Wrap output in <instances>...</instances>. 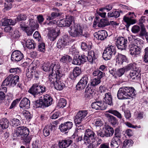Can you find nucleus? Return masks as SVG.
<instances>
[{
    "instance_id": "nucleus-48",
    "label": "nucleus",
    "mask_w": 148,
    "mask_h": 148,
    "mask_svg": "<svg viewBox=\"0 0 148 148\" xmlns=\"http://www.w3.org/2000/svg\"><path fill=\"white\" fill-rule=\"evenodd\" d=\"M23 116L27 120H29L32 117L31 114L29 111L25 110L22 113Z\"/></svg>"
},
{
    "instance_id": "nucleus-25",
    "label": "nucleus",
    "mask_w": 148,
    "mask_h": 148,
    "mask_svg": "<svg viewBox=\"0 0 148 148\" xmlns=\"http://www.w3.org/2000/svg\"><path fill=\"white\" fill-rule=\"evenodd\" d=\"M81 72V69L78 67H75L72 72H71L69 75V77L71 79L74 80L76 78L79 76Z\"/></svg>"
},
{
    "instance_id": "nucleus-7",
    "label": "nucleus",
    "mask_w": 148,
    "mask_h": 148,
    "mask_svg": "<svg viewBox=\"0 0 148 148\" xmlns=\"http://www.w3.org/2000/svg\"><path fill=\"white\" fill-rule=\"evenodd\" d=\"M29 130L27 127L24 126H19L16 128L14 133H13V136L14 139L23 136H26L29 135Z\"/></svg>"
},
{
    "instance_id": "nucleus-56",
    "label": "nucleus",
    "mask_w": 148,
    "mask_h": 148,
    "mask_svg": "<svg viewBox=\"0 0 148 148\" xmlns=\"http://www.w3.org/2000/svg\"><path fill=\"white\" fill-rule=\"evenodd\" d=\"M78 56L82 64H83L86 62L87 60L88 61V56L87 57L84 54H82L81 56Z\"/></svg>"
},
{
    "instance_id": "nucleus-40",
    "label": "nucleus",
    "mask_w": 148,
    "mask_h": 148,
    "mask_svg": "<svg viewBox=\"0 0 148 148\" xmlns=\"http://www.w3.org/2000/svg\"><path fill=\"white\" fill-rule=\"evenodd\" d=\"M108 112L113 114L116 116L119 119L122 120L123 122L124 121L123 119L122 118V116L121 114L117 111L112 109H111L108 111Z\"/></svg>"
},
{
    "instance_id": "nucleus-58",
    "label": "nucleus",
    "mask_w": 148,
    "mask_h": 148,
    "mask_svg": "<svg viewBox=\"0 0 148 148\" xmlns=\"http://www.w3.org/2000/svg\"><path fill=\"white\" fill-rule=\"evenodd\" d=\"M140 30V27L137 25H134L132 27L131 31L132 33L134 34L138 33Z\"/></svg>"
},
{
    "instance_id": "nucleus-51",
    "label": "nucleus",
    "mask_w": 148,
    "mask_h": 148,
    "mask_svg": "<svg viewBox=\"0 0 148 148\" xmlns=\"http://www.w3.org/2000/svg\"><path fill=\"white\" fill-rule=\"evenodd\" d=\"M9 71L10 73L14 74H18L21 73V71L20 68H11L10 69Z\"/></svg>"
},
{
    "instance_id": "nucleus-37",
    "label": "nucleus",
    "mask_w": 148,
    "mask_h": 148,
    "mask_svg": "<svg viewBox=\"0 0 148 148\" xmlns=\"http://www.w3.org/2000/svg\"><path fill=\"white\" fill-rule=\"evenodd\" d=\"M67 40L64 38L62 37L58 40L57 46L58 48L64 47L67 44Z\"/></svg>"
},
{
    "instance_id": "nucleus-29",
    "label": "nucleus",
    "mask_w": 148,
    "mask_h": 148,
    "mask_svg": "<svg viewBox=\"0 0 148 148\" xmlns=\"http://www.w3.org/2000/svg\"><path fill=\"white\" fill-rule=\"evenodd\" d=\"M105 129L104 130L106 137H109L112 136L114 132L113 128L108 125H105Z\"/></svg>"
},
{
    "instance_id": "nucleus-27",
    "label": "nucleus",
    "mask_w": 148,
    "mask_h": 148,
    "mask_svg": "<svg viewBox=\"0 0 148 148\" xmlns=\"http://www.w3.org/2000/svg\"><path fill=\"white\" fill-rule=\"evenodd\" d=\"M105 97L104 98L103 102L104 103L108 104V105H113V103L112 101V96L110 93H106L105 94Z\"/></svg>"
},
{
    "instance_id": "nucleus-3",
    "label": "nucleus",
    "mask_w": 148,
    "mask_h": 148,
    "mask_svg": "<svg viewBox=\"0 0 148 148\" xmlns=\"http://www.w3.org/2000/svg\"><path fill=\"white\" fill-rule=\"evenodd\" d=\"M52 68L54 69V72L53 73L49 74V78L51 83L54 85L62 76L63 74L62 68L57 63L52 64L51 66V68Z\"/></svg>"
},
{
    "instance_id": "nucleus-22",
    "label": "nucleus",
    "mask_w": 148,
    "mask_h": 148,
    "mask_svg": "<svg viewBox=\"0 0 148 148\" xmlns=\"http://www.w3.org/2000/svg\"><path fill=\"white\" fill-rule=\"evenodd\" d=\"M108 36V34L105 30L99 31L94 34V36L98 40H103Z\"/></svg>"
},
{
    "instance_id": "nucleus-47",
    "label": "nucleus",
    "mask_w": 148,
    "mask_h": 148,
    "mask_svg": "<svg viewBox=\"0 0 148 148\" xmlns=\"http://www.w3.org/2000/svg\"><path fill=\"white\" fill-rule=\"evenodd\" d=\"M133 143V141L131 140H125L123 142L122 148H128L131 146Z\"/></svg>"
},
{
    "instance_id": "nucleus-49",
    "label": "nucleus",
    "mask_w": 148,
    "mask_h": 148,
    "mask_svg": "<svg viewBox=\"0 0 148 148\" xmlns=\"http://www.w3.org/2000/svg\"><path fill=\"white\" fill-rule=\"evenodd\" d=\"M92 46L90 45H87L84 42H82L81 44V48L82 49L86 51L90 50L92 48Z\"/></svg>"
},
{
    "instance_id": "nucleus-34",
    "label": "nucleus",
    "mask_w": 148,
    "mask_h": 148,
    "mask_svg": "<svg viewBox=\"0 0 148 148\" xmlns=\"http://www.w3.org/2000/svg\"><path fill=\"white\" fill-rule=\"evenodd\" d=\"M102 143L101 139H99L98 140L95 141L92 140V143L88 145L86 148H97L99 145L101 144Z\"/></svg>"
},
{
    "instance_id": "nucleus-17",
    "label": "nucleus",
    "mask_w": 148,
    "mask_h": 148,
    "mask_svg": "<svg viewBox=\"0 0 148 148\" xmlns=\"http://www.w3.org/2000/svg\"><path fill=\"white\" fill-rule=\"evenodd\" d=\"M73 126V123L70 121H67L59 125V129L62 132L67 133L71 129Z\"/></svg>"
},
{
    "instance_id": "nucleus-32",
    "label": "nucleus",
    "mask_w": 148,
    "mask_h": 148,
    "mask_svg": "<svg viewBox=\"0 0 148 148\" xmlns=\"http://www.w3.org/2000/svg\"><path fill=\"white\" fill-rule=\"evenodd\" d=\"M10 79L11 86L14 87L15 86L18 82H19V78L18 75L14 76L12 74L9 75Z\"/></svg>"
},
{
    "instance_id": "nucleus-54",
    "label": "nucleus",
    "mask_w": 148,
    "mask_h": 148,
    "mask_svg": "<svg viewBox=\"0 0 148 148\" xmlns=\"http://www.w3.org/2000/svg\"><path fill=\"white\" fill-rule=\"evenodd\" d=\"M72 63L74 64L78 65H80L82 64L78 56V57L76 56L74 57Z\"/></svg>"
},
{
    "instance_id": "nucleus-39",
    "label": "nucleus",
    "mask_w": 148,
    "mask_h": 148,
    "mask_svg": "<svg viewBox=\"0 0 148 148\" xmlns=\"http://www.w3.org/2000/svg\"><path fill=\"white\" fill-rule=\"evenodd\" d=\"M107 116L109 122L112 126H115L118 124V121L116 118L110 114L108 115Z\"/></svg>"
},
{
    "instance_id": "nucleus-43",
    "label": "nucleus",
    "mask_w": 148,
    "mask_h": 148,
    "mask_svg": "<svg viewBox=\"0 0 148 148\" xmlns=\"http://www.w3.org/2000/svg\"><path fill=\"white\" fill-rule=\"evenodd\" d=\"M88 61L91 63H92L93 60L97 58V57L95 56V53L92 51H91L88 52Z\"/></svg>"
},
{
    "instance_id": "nucleus-19",
    "label": "nucleus",
    "mask_w": 148,
    "mask_h": 148,
    "mask_svg": "<svg viewBox=\"0 0 148 148\" xmlns=\"http://www.w3.org/2000/svg\"><path fill=\"white\" fill-rule=\"evenodd\" d=\"M91 107L96 110H103L107 108V105L102 101H96L92 103Z\"/></svg>"
},
{
    "instance_id": "nucleus-23",
    "label": "nucleus",
    "mask_w": 148,
    "mask_h": 148,
    "mask_svg": "<svg viewBox=\"0 0 148 148\" xmlns=\"http://www.w3.org/2000/svg\"><path fill=\"white\" fill-rule=\"evenodd\" d=\"M143 45H139V46H135L134 48L130 50V52L133 57H136L137 56L141 53V50L143 47Z\"/></svg>"
},
{
    "instance_id": "nucleus-53",
    "label": "nucleus",
    "mask_w": 148,
    "mask_h": 148,
    "mask_svg": "<svg viewBox=\"0 0 148 148\" xmlns=\"http://www.w3.org/2000/svg\"><path fill=\"white\" fill-rule=\"evenodd\" d=\"M137 72L135 71V70L133 71L130 72L129 76L132 80L135 79L138 75V74Z\"/></svg>"
},
{
    "instance_id": "nucleus-45",
    "label": "nucleus",
    "mask_w": 148,
    "mask_h": 148,
    "mask_svg": "<svg viewBox=\"0 0 148 148\" xmlns=\"http://www.w3.org/2000/svg\"><path fill=\"white\" fill-rule=\"evenodd\" d=\"M64 20V23L66 26L69 27L74 20V17L73 16H70Z\"/></svg>"
},
{
    "instance_id": "nucleus-41",
    "label": "nucleus",
    "mask_w": 148,
    "mask_h": 148,
    "mask_svg": "<svg viewBox=\"0 0 148 148\" xmlns=\"http://www.w3.org/2000/svg\"><path fill=\"white\" fill-rule=\"evenodd\" d=\"M93 75L95 76H97V78L100 79L105 75V73L99 70H95L93 73Z\"/></svg>"
},
{
    "instance_id": "nucleus-1",
    "label": "nucleus",
    "mask_w": 148,
    "mask_h": 148,
    "mask_svg": "<svg viewBox=\"0 0 148 148\" xmlns=\"http://www.w3.org/2000/svg\"><path fill=\"white\" fill-rule=\"evenodd\" d=\"M136 91L132 87H123L119 88L117 96L119 99H130L136 95Z\"/></svg>"
},
{
    "instance_id": "nucleus-6",
    "label": "nucleus",
    "mask_w": 148,
    "mask_h": 148,
    "mask_svg": "<svg viewBox=\"0 0 148 148\" xmlns=\"http://www.w3.org/2000/svg\"><path fill=\"white\" fill-rule=\"evenodd\" d=\"M46 91L47 88L45 86L34 84L29 90L28 92L33 95L34 97H36L42 95Z\"/></svg>"
},
{
    "instance_id": "nucleus-16",
    "label": "nucleus",
    "mask_w": 148,
    "mask_h": 148,
    "mask_svg": "<svg viewBox=\"0 0 148 148\" xmlns=\"http://www.w3.org/2000/svg\"><path fill=\"white\" fill-rule=\"evenodd\" d=\"M23 58V55L21 51L18 50H15L12 52L11 59L13 62H18L22 60Z\"/></svg>"
},
{
    "instance_id": "nucleus-24",
    "label": "nucleus",
    "mask_w": 148,
    "mask_h": 148,
    "mask_svg": "<svg viewBox=\"0 0 148 148\" xmlns=\"http://www.w3.org/2000/svg\"><path fill=\"white\" fill-rule=\"evenodd\" d=\"M30 101L26 98L22 99L19 104V106L23 110L27 109L29 108Z\"/></svg>"
},
{
    "instance_id": "nucleus-33",
    "label": "nucleus",
    "mask_w": 148,
    "mask_h": 148,
    "mask_svg": "<svg viewBox=\"0 0 148 148\" xmlns=\"http://www.w3.org/2000/svg\"><path fill=\"white\" fill-rule=\"evenodd\" d=\"M9 125V121L8 119L3 118L0 120V127L2 129L8 128Z\"/></svg>"
},
{
    "instance_id": "nucleus-62",
    "label": "nucleus",
    "mask_w": 148,
    "mask_h": 148,
    "mask_svg": "<svg viewBox=\"0 0 148 148\" xmlns=\"http://www.w3.org/2000/svg\"><path fill=\"white\" fill-rule=\"evenodd\" d=\"M97 135L98 136H99L102 138H103L105 137H106L104 130H103L101 129H100L97 131Z\"/></svg>"
},
{
    "instance_id": "nucleus-38",
    "label": "nucleus",
    "mask_w": 148,
    "mask_h": 148,
    "mask_svg": "<svg viewBox=\"0 0 148 148\" xmlns=\"http://www.w3.org/2000/svg\"><path fill=\"white\" fill-rule=\"evenodd\" d=\"M16 20L14 21L12 19L5 18L2 22V26H6L8 25H14L16 23Z\"/></svg>"
},
{
    "instance_id": "nucleus-26",
    "label": "nucleus",
    "mask_w": 148,
    "mask_h": 148,
    "mask_svg": "<svg viewBox=\"0 0 148 148\" xmlns=\"http://www.w3.org/2000/svg\"><path fill=\"white\" fill-rule=\"evenodd\" d=\"M47 29L48 30L49 32L48 36L49 39L51 41H54L58 36V34L56 32L55 30L51 28L48 27Z\"/></svg>"
},
{
    "instance_id": "nucleus-18",
    "label": "nucleus",
    "mask_w": 148,
    "mask_h": 148,
    "mask_svg": "<svg viewBox=\"0 0 148 148\" xmlns=\"http://www.w3.org/2000/svg\"><path fill=\"white\" fill-rule=\"evenodd\" d=\"M58 64L60 66V64L58 62L57 60H55L53 61L49 66V62H47L46 63H44L43 65L42 66V69L43 70L45 71H49V74H52L54 72V69H53L51 68V66L52 64Z\"/></svg>"
},
{
    "instance_id": "nucleus-21",
    "label": "nucleus",
    "mask_w": 148,
    "mask_h": 148,
    "mask_svg": "<svg viewBox=\"0 0 148 148\" xmlns=\"http://www.w3.org/2000/svg\"><path fill=\"white\" fill-rule=\"evenodd\" d=\"M56 127L51 124L46 126L43 130V134L45 137L48 136L53 131L55 130Z\"/></svg>"
},
{
    "instance_id": "nucleus-14",
    "label": "nucleus",
    "mask_w": 148,
    "mask_h": 148,
    "mask_svg": "<svg viewBox=\"0 0 148 148\" xmlns=\"http://www.w3.org/2000/svg\"><path fill=\"white\" fill-rule=\"evenodd\" d=\"M88 79L86 75H84L76 85V88L77 90L82 89L86 86Z\"/></svg>"
},
{
    "instance_id": "nucleus-28",
    "label": "nucleus",
    "mask_w": 148,
    "mask_h": 148,
    "mask_svg": "<svg viewBox=\"0 0 148 148\" xmlns=\"http://www.w3.org/2000/svg\"><path fill=\"white\" fill-rule=\"evenodd\" d=\"M52 10L56 11L52 12L51 14V16H47V20L50 21L53 20L60 15L59 10L58 9L56 8H53Z\"/></svg>"
},
{
    "instance_id": "nucleus-8",
    "label": "nucleus",
    "mask_w": 148,
    "mask_h": 148,
    "mask_svg": "<svg viewBox=\"0 0 148 148\" xmlns=\"http://www.w3.org/2000/svg\"><path fill=\"white\" fill-rule=\"evenodd\" d=\"M88 113L87 110H80L77 113L75 117L74 121L78 129H81L83 126L81 125L82 121L84 119Z\"/></svg>"
},
{
    "instance_id": "nucleus-55",
    "label": "nucleus",
    "mask_w": 148,
    "mask_h": 148,
    "mask_svg": "<svg viewBox=\"0 0 148 148\" xmlns=\"http://www.w3.org/2000/svg\"><path fill=\"white\" fill-rule=\"evenodd\" d=\"M10 77L9 75L7 77L4 81L2 83V85L3 86H11L10 80H11L10 79Z\"/></svg>"
},
{
    "instance_id": "nucleus-57",
    "label": "nucleus",
    "mask_w": 148,
    "mask_h": 148,
    "mask_svg": "<svg viewBox=\"0 0 148 148\" xmlns=\"http://www.w3.org/2000/svg\"><path fill=\"white\" fill-rule=\"evenodd\" d=\"M100 82V79L95 78L92 80L91 84L92 86H94L98 85Z\"/></svg>"
},
{
    "instance_id": "nucleus-42",
    "label": "nucleus",
    "mask_w": 148,
    "mask_h": 148,
    "mask_svg": "<svg viewBox=\"0 0 148 148\" xmlns=\"http://www.w3.org/2000/svg\"><path fill=\"white\" fill-rule=\"evenodd\" d=\"M109 25V22L107 19H101L100 21L98 22L97 25L99 27H102Z\"/></svg>"
},
{
    "instance_id": "nucleus-2",
    "label": "nucleus",
    "mask_w": 148,
    "mask_h": 148,
    "mask_svg": "<svg viewBox=\"0 0 148 148\" xmlns=\"http://www.w3.org/2000/svg\"><path fill=\"white\" fill-rule=\"evenodd\" d=\"M83 29V28L80 25L75 24L70 28L69 33L71 36L73 38L82 37L87 38L88 36V33L84 32Z\"/></svg>"
},
{
    "instance_id": "nucleus-15",
    "label": "nucleus",
    "mask_w": 148,
    "mask_h": 148,
    "mask_svg": "<svg viewBox=\"0 0 148 148\" xmlns=\"http://www.w3.org/2000/svg\"><path fill=\"white\" fill-rule=\"evenodd\" d=\"M36 67L30 66L27 71L26 76L29 78H32L33 77V73H34V77L38 78L39 77V74L38 72L36 70Z\"/></svg>"
},
{
    "instance_id": "nucleus-4",
    "label": "nucleus",
    "mask_w": 148,
    "mask_h": 148,
    "mask_svg": "<svg viewBox=\"0 0 148 148\" xmlns=\"http://www.w3.org/2000/svg\"><path fill=\"white\" fill-rule=\"evenodd\" d=\"M52 102V98L49 95L47 94L41 96L38 100L35 101L34 107L36 108H44L50 106Z\"/></svg>"
},
{
    "instance_id": "nucleus-12",
    "label": "nucleus",
    "mask_w": 148,
    "mask_h": 148,
    "mask_svg": "<svg viewBox=\"0 0 148 148\" xmlns=\"http://www.w3.org/2000/svg\"><path fill=\"white\" fill-rule=\"evenodd\" d=\"M135 36H132V39L130 40L131 37H129V40L130 42V44L129 45V49L130 50L134 48L135 46H139L140 45H143V41L139 39H135L134 38Z\"/></svg>"
},
{
    "instance_id": "nucleus-64",
    "label": "nucleus",
    "mask_w": 148,
    "mask_h": 148,
    "mask_svg": "<svg viewBox=\"0 0 148 148\" xmlns=\"http://www.w3.org/2000/svg\"><path fill=\"white\" fill-rule=\"evenodd\" d=\"M27 18V16L23 14H21L18 15L16 18V20L17 21H21L25 20Z\"/></svg>"
},
{
    "instance_id": "nucleus-36",
    "label": "nucleus",
    "mask_w": 148,
    "mask_h": 148,
    "mask_svg": "<svg viewBox=\"0 0 148 148\" xmlns=\"http://www.w3.org/2000/svg\"><path fill=\"white\" fill-rule=\"evenodd\" d=\"M54 85L55 88L59 90H62L65 86V84L61 81L60 79L58 80Z\"/></svg>"
},
{
    "instance_id": "nucleus-11",
    "label": "nucleus",
    "mask_w": 148,
    "mask_h": 148,
    "mask_svg": "<svg viewBox=\"0 0 148 148\" xmlns=\"http://www.w3.org/2000/svg\"><path fill=\"white\" fill-rule=\"evenodd\" d=\"M118 49L121 51L125 50L127 47L128 41L126 38L122 37H119L116 41Z\"/></svg>"
},
{
    "instance_id": "nucleus-52",
    "label": "nucleus",
    "mask_w": 148,
    "mask_h": 148,
    "mask_svg": "<svg viewBox=\"0 0 148 148\" xmlns=\"http://www.w3.org/2000/svg\"><path fill=\"white\" fill-rule=\"evenodd\" d=\"M95 125L96 127H101L103 124V123L101 119L97 118L94 120Z\"/></svg>"
},
{
    "instance_id": "nucleus-63",
    "label": "nucleus",
    "mask_w": 148,
    "mask_h": 148,
    "mask_svg": "<svg viewBox=\"0 0 148 148\" xmlns=\"http://www.w3.org/2000/svg\"><path fill=\"white\" fill-rule=\"evenodd\" d=\"M140 36H145V38L147 35H148V32L146 31V29L144 27H142L140 33Z\"/></svg>"
},
{
    "instance_id": "nucleus-59",
    "label": "nucleus",
    "mask_w": 148,
    "mask_h": 148,
    "mask_svg": "<svg viewBox=\"0 0 148 148\" xmlns=\"http://www.w3.org/2000/svg\"><path fill=\"white\" fill-rule=\"evenodd\" d=\"M12 124L14 126H17L21 124V122L20 120L14 118L11 121Z\"/></svg>"
},
{
    "instance_id": "nucleus-5",
    "label": "nucleus",
    "mask_w": 148,
    "mask_h": 148,
    "mask_svg": "<svg viewBox=\"0 0 148 148\" xmlns=\"http://www.w3.org/2000/svg\"><path fill=\"white\" fill-rule=\"evenodd\" d=\"M95 134L92 130L88 129L86 130L84 133V135L83 139L82 136H78L76 138L75 141L78 143L83 140L85 144H89L91 140H95Z\"/></svg>"
},
{
    "instance_id": "nucleus-44",
    "label": "nucleus",
    "mask_w": 148,
    "mask_h": 148,
    "mask_svg": "<svg viewBox=\"0 0 148 148\" xmlns=\"http://www.w3.org/2000/svg\"><path fill=\"white\" fill-rule=\"evenodd\" d=\"M72 58L69 55H66L63 56L60 59V61L63 63H67L71 62Z\"/></svg>"
},
{
    "instance_id": "nucleus-50",
    "label": "nucleus",
    "mask_w": 148,
    "mask_h": 148,
    "mask_svg": "<svg viewBox=\"0 0 148 148\" xmlns=\"http://www.w3.org/2000/svg\"><path fill=\"white\" fill-rule=\"evenodd\" d=\"M66 104V100L63 98L60 99L58 104V106L59 108H63L64 107Z\"/></svg>"
},
{
    "instance_id": "nucleus-10",
    "label": "nucleus",
    "mask_w": 148,
    "mask_h": 148,
    "mask_svg": "<svg viewBox=\"0 0 148 148\" xmlns=\"http://www.w3.org/2000/svg\"><path fill=\"white\" fill-rule=\"evenodd\" d=\"M134 16L135 17L136 16L134 14V12H129L123 17V20L126 23L125 26L127 28H128L131 25L136 23L137 20L134 19Z\"/></svg>"
},
{
    "instance_id": "nucleus-61",
    "label": "nucleus",
    "mask_w": 148,
    "mask_h": 148,
    "mask_svg": "<svg viewBox=\"0 0 148 148\" xmlns=\"http://www.w3.org/2000/svg\"><path fill=\"white\" fill-rule=\"evenodd\" d=\"M144 61L145 62H148V47L146 48L144 50Z\"/></svg>"
},
{
    "instance_id": "nucleus-60",
    "label": "nucleus",
    "mask_w": 148,
    "mask_h": 148,
    "mask_svg": "<svg viewBox=\"0 0 148 148\" xmlns=\"http://www.w3.org/2000/svg\"><path fill=\"white\" fill-rule=\"evenodd\" d=\"M38 50L40 51L44 52L45 50V45L44 43H39L38 45Z\"/></svg>"
},
{
    "instance_id": "nucleus-13",
    "label": "nucleus",
    "mask_w": 148,
    "mask_h": 148,
    "mask_svg": "<svg viewBox=\"0 0 148 148\" xmlns=\"http://www.w3.org/2000/svg\"><path fill=\"white\" fill-rule=\"evenodd\" d=\"M125 71L124 67L117 70L115 69L111 68L109 69V72L110 74L116 78L118 77H121L124 74Z\"/></svg>"
},
{
    "instance_id": "nucleus-9",
    "label": "nucleus",
    "mask_w": 148,
    "mask_h": 148,
    "mask_svg": "<svg viewBox=\"0 0 148 148\" xmlns=\"http://www.w3.org/2000/svg\"><path fill=\"white\" fill-rule=\"evenodd\" d=\"M116 53L115 47L111 45L106 47L103 53V57L105 60H110Z\"/></svg>"
},
{
    "instance_id": "nucleus-20",
    "label": "nucleus",
    "mask_w": 148,
    "mask_h": 148,
    "mask_svg": "<svg viewBox=\"0 0 148 148\" xmlns=\"http://www.w3.org/2000/svg\"><path fill=\"white\" fill-rule=\"evenodd\" d=\"M138 65L135 63L134 62L130 63L126 66L124 67V68L126 71L130 70H132V71L135 70L138 73H139L140 72V69L138 67Z\"/></svg>"
},
{
    "instance_id": "nucleus-35",
    "label": "nucleus",
    "mask_w": 148,
    "mask_h": 148,
    "mask_svg": "<svg viewBox=\"0 0 148 148\" xmlns=\"http://www.w3.org/2000/svg\"><path fill=\"white\" fill-rule=\"evenodd\" d=\"M115 58L116 62L119 64H122L123 62H126L127 60L125 56L119 53L116 56Z\"/></svg>"
},
{
    "instance_id": "nucleus-30",
    "label": "nucleus",
    "mask_w": 148,
    "mask_h": 148,
    "mask_svg": "<svg viewBox=\"0 0 148 148\" xmlns=\"http://www.w3.org/2000/svg\"><path fill=\"white\" fill-rule=\"evenodd\" d=\"M123 12L121 10L120 11H117L116 10L111 11L108 13V17L109 18H117L120 15L123 14Z\"/></svg>"
},
{
    "instance_id": "nucleus-46",
    "label": "nucleus",
    "mask_w": 148,
    "mask_h": 148,
    "mask_svg": "<svg viewBox=\"0 0 148 148\" xmlns=\"http://www.w3.org/2000/svg\"><path fill=\"white\" fill-rule=\"evenodd\" d=\"M6 2L4 3V10H10L12 8V0H5Z\"/></svg>"
},
{
    "instance_id": "nucleus-31",
    "label": "nucleus",
    "mask_w": 148,
    "mask_h": 148,
    "mask_svg": "<svg viewBox=\"0 0 148 148\" xmlns=\"http://www.w3.org/2000/svg\"><path fill=\"white\" fill-rule=\"evenodd\" d=\"M23 40L25 43L26 47L29 49H34L36 46V44L32 40L25 39Z\"/></svg>"
}]
</instances>
